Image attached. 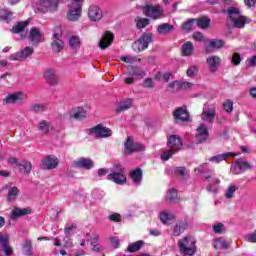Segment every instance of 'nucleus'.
<instances>
[{
    "mask_svg": "<svg viewBox=\"0 0 256 256\" xmlns=\"http://www.w3.org/2000/svg\"><path fill=\"white\" fill-rule=\"evenodd\" d=\"M175 150L170 148V150L164 151L163 154L161 155L162 161H169L173 155H175Z\"/></svg>",
    "mask_w": 256,
    "mask_h": 256,
    "instance_id": "nucleus-52",
    "label": "nucleus"
},
{
    "mask_svg": "<svg viewBox=\"0 0 256 256\" xmlns=\"http://www.w3.org/2000/svg\"><path fill=\"white\" fill-rule=\"evenodd\" d=\"M193 51H195V47L190 41L184 43L181 47V53L183 57H191V55H193Z\"/></svg>",
    "mask_w": 256,
    "mask_h": 256,
    "instance_id": "nucleus-28",
    "label": "nucleus"
},
{
    "mask_svg": "<svg viewBox=\"0 0 256 256\" xmlns=\"http://www.w3.org/2000/svg\"><path fill=\"white\" fill-rule=\"evenodd\" d=\"M82 8L83 6L81 3L70 4L66 19L72 22L79 21V19H81Z\"/></svg>",
    "mask_w": 256,
    "mask_h": 256,
    "instance_id": "nucleus-7",
    "label": "nucleus"
},
{
    "mask_svg": "<svg viewBox=\"0 0 256 256\" xmlns=\"http://www.w3.org/2000/svg\"><path fill=\"white\" fill-rule=\"evenodd\" d=\"M135 23H136L137 29H145V27H147V25H149L151 21L149 20V18L137 17L135 19Z\"/></svg>",
    "mask_w": 256,
    "mask_h": 256,
    "instance_id": "nucleus-41",
    "label": "nucleus"
},
{
    "mask_svg": "<svg viewBox=\"0 0 256 256\" xmlns=\"http://www.w3.org/2000/svg\"><path fill=\"white\" fill-rule=\"evenodd\" d=\"M73 167H76L77 169H85L86 171H89V169H93V160L90 158H80L72 163Z\"/></svg>",
    "mask_w": 256,
    "mask_h": 256,
    "instance_id": "nucleus-19",
    "label": "nucleus"
},
{
    "mask_svg": "<svg viewBox=\"0 0 256 256\" xmlns=\"http://www.w3.org/2000/svg\"><path fill=\"white\" fill-rule=\"evenodd\" d=\"M223 47H225V41L219 39H212L209 41L205 53H211L210 49H223Z\"/></svg>",
    "mask_w": 256,
    "mask_h": 256,
    "instance_id": "nucleus-25",
    "label": "nucleus"
},
{
    "mask_svg": "<svg viewBox=\"0 0 256 256\" xmlns=\"http://www.w3.org/2000/svg\"><path fill=\"white\" fill-rule=\"evenodd\" d=\"M223 227H224L223 223H218L216 225H213L212 229H213L214 233L219 234V233H223V231H224Z\"/></svg>",
    "mask_w": 256,
    "mask_h": 256,
    "instance_id": "nucleus-60",
    "label": "nucleus"
},
{
    "mask_svg": "<svg viewBox=\"0 0 256 256\" xmlns=\"http://www.w3.org/2000/svg\"><path fill=\"white\" fill-rule=\"evenodd\" d=\"M235 155L236 154L233 152H227L224 154L213 156V157L209 158V161H211V163H221V161H225V159H227V157H235Z\"/></svg>",
    "mask_w": 256,
    "mask_h": 256,
    "instance_id": "nucleus-32",
    "label": "nucleus"
},
{
    "mask_svg": "<svg viewBox=\"0 0 256 256\" xmlns=\"http://www.w3.org/2000/svg\"><path fill=\"white\" fill-rule=\"evenodd\" d=\"M34 53L35 49H33V47L26 46L22 51L11 54L9 59L10 61H27Z\"/></svg>",
    "mask_w": 256,
    "mask_h": 256,
    "instance_id": "nucleus-8",
    "label": "nucleus"
},
{
    "mask_svg": "<svg viewBox=\"0 0 256 256\" xmlns=\"http://www.w3.org/2000/svg\"><path fill=\"white\" fill-rule=\"evenodd\" d=\"M145 151V145L141 142H135L132 138H129V153H143Z\"/></svg>",
    "mask_w": 256,
    "mask_h": 256,
    "instance_id": "nucleus-23",
    "label": "nucleus"
},
{
    "mask_svg": "<svg viewBox=\"0 0 256 256\" xmlns=\"http://www.w3.org/2000/svg\"><path fill=\"white\" fill-rule=\"evenodd\" d=\"M130 75H132V77H143V75H145V72L139 67L132 66L130 68Z\"/></svg>",
    "mask_w": 256,
    "mask_h": 256,
    "instance_id": "nucleus-46",
    "label": "nucleus"
},
{
    "mask_svg": "<svg viewBox=\"0 0 256 256\" xmlns=\"http://www.w3.org/2000/svg\"><path fill=\"white\" fill-rule=\"evenodd\" d=\"M193 87V83L191 82H179V89L185 90V89H191Z\"/></svg>",
    "mask_w": 256,
    "mask_h": 256,
    "instance_id": "nucleus-62",
    "label": "nucleus"
},
{
    "mask_svg": "<svg viewBox=\"0 0 256 256\" xmlns=\"http://www.w3.org/2000/svg\"><path fill=\"white\" fill-rule=\"evenodd\" d=\"M175 30V26L169 24V23H163L158 26V33L159 35H167L168 33H171V31Z\"/></svg>",
    "mask_w": 256,
    "mask_h": 256,
    "instance_id": "nucleus-33",
    "label": "nucleus"
},
{
    "mask_svg": "<svg viewBox=\"0 0 256 256\" xmlns=\"http://www.w3.org/2000/svg\"><path fill=\"white\" fill-rule=\"evenodd\" d=\"M91 245L93 247V251H101V249L99 248V246L97 245V241H99V236L98 235H93L91 238Z\"/></svg>",
    "mask_w": 256,
    "mask_h": 256,
    "instance_id": "nucleus-57",
    "label": "nucleus"
},
{
    "mask_svg": "<svg viewBox=\"0 0 256 256\" xmlns=\"http://www.w3.org/2000/svg\"><path fill=\"white\" fill-rule=\"evenodd\" d=\"M90 133H92V135H95L97 139H107V137H111L113 135V131L103 126V124H98L95 127L91 128Z\"/></svg>",
    "mask_w": 256,
    "mask_h": 256,
    "instance_id": "nucleus-10",
    "label": "nucleus"
},
{
    "mask_svg": "<svg viewBox=\"0 0 256 256\" xmlns=\"http://www.w3.org/2000/svg\"><path fill=\"white\" fill-rule=\"evenodd\" d=\"M59 165V159L48 156L41 161V169L51 171V169L57 168Z\"/></svg>",
    "mask_w": 256,
    "mask_h": 256,
    "instance_id": "nucleus-18",
    "label": "nucleus"
},
{
    "mask_svg": "<svg viewBox=\"0 0 256 256\" xmlns=\"http://www.w3.org/2000/svg\"><path fill=\"white\" fill-rule=\"evenodd\" d=\"M44 79L49 85H57L59 83V77H57V73L53 69L44 72Z\"/></svg>",
    "mask_w": 256,
    "mask_h": 256,
    "instance_id": "nucleus-22",
    "label": "nucleus"
},
{
    "mask_svg": "<svg viewBox=\"0 0 256 256\" xmlns=\"http://www.w3.org/2000/svg\"><path fill=\"white\" fill-rule=\"evenodd\" d=\"M196 23L195 19L188 20L182 24L183 31H191L193 29V24Z\"/></svg>",
    "mask_w": 256,
    "mask_h": 256,
    "instance_id": "nucleus-54",
    "label": "nucleus"
},
{
    "mask_svg": "<svg viewBox=\"0 0 256 256\" xmlns=\"http://www.w3.org/2000/svg\"><path fill=\"white\" fill-rule=\"evenodd\" d=\"M0 245H2L5 255H11L13 253L11 246H9V237L6 235L0 234Z\"/></svg>",
    "mask_w": 256,
    "mask_h": 256,
    "instance_id": "nucleus-29",
    "label": "nucleus"
},
{
    "mask_svg": "<svg viewBox=\"0 0 256 256\" xmlns=\"http://www.w3.org/2000/svg\"><path fill=\"white\" fill-rule=\"evenodd\" d=\"M223 109H224V111H226V113H232L233 112V101L226 100L223 103Z\"/></svg>",
    "mask_w": 256,
    "mask_h": 256,
    "instance_id": "nucleus-56",
    "label": "nucleus"
},
{
    "mask_svg": "<svg viewBox=\"0 0 256 256\" xmlns=\"http://www.w3.org/2000/svg\"><path fill=\"white\" fill-rule=\"evenodd\" d=\"M179 251L182 255L194 256L195 255V242L191 240V237L186 236L182 240L178 241Z\"/></svg>",
    "mask_w": 256,
    "mask_h": 256,
    "instance_id": "nucleus-2",
    "label": "nucleus"
},
{
    "mask_svg": "<svg viewBox=\"0 0 256 256\" xmlns=\"http://www.w3.org/2000/svg\"><path fill=\"white\" fill-rule=\"evenodd\" d=\"M108 219L110 221H114V223H119L121 222V214L119 213H112L108 216Z\"/></svg>",
    "mask_w": 256,
    "mask_h": 256,
    "instance_id": "nucleus-59",
    "label": "nucleus"
},
{
    "mask_svg": "<svg viewBox=\"0 0 256 256\" xmlns=\"http://www.w3.org/2000/svg\"><path fill=\"white\" fill-rule=\"evenodd\" d=\"M144 15L146 17H149L150 19H153L154 21H157V19H161L163 17V8L160 5H151L148 4L143 8Z\"/></svg>",
    "mask_w": 256,
    "mask_h": 256,
    "instance_id": "nucleus-5",
    "label": "nucleus"
},
{
    "mask_svg": "<svg viewBox=\"0 0 256 256\" xmlns=\"http://www.w3.org/2000/svg\"><path fill=\"white\" fill-rule=\"evenodd\" d=\"M19 195V188L18 187H11L7 193V201H15L17 196Z\"/></svg>",
    "mask_w": 256,
    "mask_h": 256,
    "instance_id": "nucleus-40",
    "label": "nucleus"
},
{
    "mask_svg": "<svg viewBox=\"0 0 256 256\" xmlns=\"http://www.w3.org/2000/svg\"><path fill=\"white\" fill-rule=\"evenodd\" d=\"M167 145L173 151H179L183 147V140L178 135H171L168 138Z\"/></svg>",
    "mask_w": 256,
    "mask_h": 256,
    "instance_id": "nucleus-20",
    "label": "nucleus"
},
{
    "mask_svg": "<svg viewBox=\"0 0 256 256\" xmlns=\"http://www.w3.org/2000/svg\"><path fill=\"white\" fill-rule=\"evenodd\" d=\"M205 179L209 182L206 187L208 193H213L214 195L219 193V185L221 184V180L211 175L206 176Z\"/></svg>",
    "mask_w": 256,
    "mask_h": 256,
    "instance_id": "nucleus-14",
    "label": "nucleus"
},
{
    "mask_svg": "<svg viewBox=\"0 0 256 256\" xmlns=\"http://www.w3.org/2000/svg\"><path fill=\"white\" fill-rule=\"evenodd\" d=\"M24 253L27 256L33 255V246H31V240H25L24 244Z\"/></svg>",
    "mask_w": 256,
    "mask_h": 256,
    "instance_id": "nucleus-48",
    "label": "nucleus"
},
{
    "mask_svg": "<svg viewBox=\"0 0 256 256\" xmlns=\"http://www.w3.org/2000/svg\"><path fill=\"white\" fill-rule=\"evenodd\" d=\"M227 13L230 15V19H232L234 27H237L238 29H243V27H245L247 18L239 14V9L230 7L227 9Z\"/></svg>",
    "mask_w": 256,
    "mask_h": 256,
    "instance_id": "nucleus-4",
    "label": "nucleus"
},
{
    "mask_svg": "<svg viewBox=\"0 0 256 256\" xmlns=\"http://www.w3.org/2000/svg\"><path fill=\"white\" fill-rule=\"evenodd\" d=\"M27 215H31V208L14 207L13 210L10 212V219H12V221H17V219L25 217Z\"/></svg>",
    "mask_w": 256,
    "mask_h": 256,
    "instance_id": "nucleus-16",
    "label": "nucleus"
},
{
    "mask_svg": "<svg viewBox=\"0 0 256 256\" xmlns=\"http://www.w3.org/2000/svg\"><path fill=\"white\" fill-rule=\"evenodd\" d=\"M198 74H199V67L195 65L190 66L186 72L187 77H197Z\"/></svg>",
    "mask_w": 256,
    "mask_h": 256,
    "instance_id": "nucleus-49",
    "label": "nucleus"
},
{
    "mask_svg": "<svg viewBox=\"0 0 256 256\" xmlns=\"http://www.w3.org/2000/svg\"><path fill=\"white\" fill-rule=\"evenodd\" d=\"M48 109L49 105L45 103L32 104L30 107V110L33 111V113H43V111H47Z\"/></svg>",
    "mask_w": 256,
    "mask_h": 256,
    "instance_id": "nucleus-36",
    "label": "nucleus"
},
{
    "mask_svg": "<svg viewBox=\"0 0 256 256\" xmlns=\"http://www.w3.org/2000/svg\"><path fill=\"white\" fill-rule=\"evenodd\" d=\"M174 121L176 123H191V116L189 111H187V106L178 107L173 111Z\"/></svg>",
    "mask_w": 256,
    "mask_h": 256,
    "instance_id": "nucleus-6",
    "label": "nucleus"
},
{
    "mask_svg": "<svg viewBox=\"0 0 256 256\" xmlns=\"http://www.w3.org/2000/svg\"><path fill=\"white\" fill-rule=\"evenodd\" d=\"M235 167H237V169H240V171H247V169H251V165L249 164V162H247L243 158L236 160Z\"/></svg>",
    "mask_w": 256,
    "mask_h": 256,
    "instance_id": "nucleus-38",
    "label": "nucleus"
},
{
    "mask_svg": "<svg viewBox=\"0 0 256 256\" xmlns=\"http://www.w3.org/2000/svg\"><path fill=\"white\" fill-rule=\"evenodd\" d=\"M171 219H173V214H169L167 212H162L160 214V221H162V223H169Z\"/></svg>",
    "mask_w": 256,
    "mask_h": 256,
    "instance_id": "nucleus-55",
    "label": "nucleus"
},
{
    "mask_svg": "<svg viewBox=\"0 0 256 256\" xmlns=\"http://www.w3.org/2000/svg\"><path fill=\"white\" fill-rule=\"evenodd\" d=\"M114 40L115 35L113 34V32L105 31L101 37L100 42L98 43V46L100 47V49L105 50L113 45Z\"/></svg>",
    "mask_w": 256,
    "mask_h": 256,
    "instance_id": "nucleus-13",
    "label": "nucleus"
},
{
    "mask_svg": "<svg viewBox=\"0 0 256 256\" xmlns=\"http://www.w3.org/2000/svg\"><path fill=\"white\" fill-rule=\"evenodd\" d=\"M28 26L29 20L18 22L12 27L11 31L12 33H22V31H25V28H27Z\"/></svg>",
    "mask_w": 256,
    "mask_h": 256,
    "instance_id": "nucleus-35",
    "label": "nucleus"
},
{
    "mask_svg": "<svg viewBox=\"0 0 256 256\" xmlns=\"http://www.w3.org/2000/svg\"><path fill=\"white\" fill-rule=\"evenodd\" d=\"M216 115L217 112L215 111V108L206 109L202 111L201 119L203 121H208V123H213V119H215Z\"/></svg>",
    "mask_w": 256,
    "mask_h": 256,
    "instance_id": "nucleus-27",
    "label": "nucleus"
},
{
    "mask_svg": "<svg viewBox=\"0 0 256 256\" xmlns=\"http://www.w3.org/2000/svg\"><path fill=\"white\" fill-rule=\"evenodd\" d=\"M38 131L41 135H49V131H51V123L47 120H41L38 123Z\"/></svg>",
    "mask_w": 256,
    "mask_h": 256,
    "instance_id": "nucleus-30",
    "label": "nucleus"
},
{
    "mask_svg": "<svg viewBox=\"0 0 256 256\" xmlns=\"http://www.w3.org/2000/svg\"><path fill=\"white\" fill-rule=\"evenodd\" d=\"M193 39H194L195 41L201 42V41H203V39H205V37L203 36V33H201V32H195V33L193 34Z\"/></svg>",
    "mask_w": 256,
    "mask_h": 256,
    "instance_id": "nucleus-64",
    "label": "nucleus"
},
{
    "mask_svg": "<svg viewBox=\"0 0 256 256\" xmlns=\"http://www.w3.org/2000/svg\"><path fill=\"white\" fill-rule=\"evenodd\" d=\"M11 17H13L12 12H9L5 9H0V19H2L3 21H7V23H9V21H11Z\"/></svg>",
    "mask_w": 256,
    "mask_h": 256,
    "instance_id": "nucleus-47",
    "label": "nucleus"
},
{
    "mask_svg": "<svg viewBox=\"0 0 256 256\" xmlns=\"http://www.w3.org/2000/svg\"><path fill=\"white\" fill-rule=\"evenodd\" d=\"M130 179H132L134 185H139L143 181V171L141 168H136L130 172Z\"/></svg>",
    "mask_w": 256,
    "mask_h": 256,
    "instance_id": "nucleus-26",
    "label": "nucleus"
},
{
    "mask_svg": "<svg viewBox=\"0 0 256 256\" xmlns=\"http://www.w3.org/2000/svg\"><path fill=\"white\" fill-rule=\"evenodd\" d=\"M206 62L210 67V72L215 73V71L219 69V65H221V58H219V56H210L207 58Z\"/></svg>",
    "mask_w": 256,
    "mask_h": 256,
    "instance_id": "nucleus-24",
    "label": "nucleus"
},
{
    "mask_svg": "<svg viewBox=\"0 0 256 256\" xmlns=\"http://www.w3.org/2000/svg\"><path fill=\"white\" fill-rule=\"evenodd\" d=\"M52 51L54 53H61L63 51L64 43L61 39H59V34H53V41L51 43Z\"/></svg>",
    "mask_w": 256,
    "mask_h": 256,
    "instance_id": "nucleus-21",
    "label": "nucleus"
},
{
    "mask_svg": "<svg viewBox=\"0 0 256 256\" xmlns=\"http://www.w3.org/2000/svg\"><path fill=\"white\" fill-rule=\"evenodd\" d=\"M241 64V55L239 53L232 54V65H240Z\"/></svg>",
    "mask_w": 256,
    "mask_h": 256,
    "instance_id": "nucleus-58",
    "label": "nucleus"
},
{
    "mask_svg": "<svg viewBox=\"0 0 256 256\" xmlns=\"http://www.w3.org/2000/svg\"><path fill=\"white\" fill-rule=\"evenodd\" d=\"M69 45L72 49H79L81 47V39L78 36H71L69 39Z\"/></svg>",
    "mask_w": 256,
    "mask_h": 256,
    "instance_id": "nucleus-44",
    "label": "nucleus"
},
{
    "mask_svg": "<svg viewBox=\"0 0 256 256\" xmlns=\"http://www.w3.org/2000/svg\"><path fill=\"white\" fill-rule=\"evenodd\" d=\"M88 18L93 23H97V21H101L103 19V11L101 7L98 5H91L88 8Z\"/></svg>",
    "mask_w": 256,
    "mask_h": 256,
    "instance_id": "nucleus-12",
    "label": "nucleus"
},
{
    "mask_svg": "<svg viewBox=\"0 0 256 256\" xmlns=\"http://www.w3.org/2000/svg\"><path fill=\"white\" fill-rule=\"evenodd\" d=\"M113 173L108 175V180L113 181L117 185H123L127 183V177L123 173V167L121 165H115L112 168Z\"/></svg>",
    "mask_w": 256,
    "mask_h": 256,
    "instance_id": "nucleus-3",
    "label": "nucleus"
},
{
    "mask_svg": "<svg viewBox=\"0 0 256 256\" xmlns=\"http://www.w3.org/2000/svg\"><path fill=\"white\" fill-rule=\"evenodd\" d=\"M197 26L200 29H209L211 27V19L207 17H201L198 19H195Z\"/></svg>",
    "mask_w": 256,
    "mask_h": 256,
    "instance_id": "nucleus-34",
    "label": "nucleus"
},
{
    "mask_svg": "<svg viewBox=\"0 0 256 256\" xmlns=\"http://www.w3.org/2000/svg\"><path fill=\"white\" fill-rule=\"evenodd\" d=\"M110 243H111L112 247H114V249H119V245H120L119 238L110 237Z\"/></svg>",
    "mask_w": 256,
    "mask_h": 256,
    "instance_id": "nucleus-63",
    "label": "nucleus"
},
{
    "mask_svg": "<svg viewBox=\"0 0 256 256\" xmlns=\"http://www.w3.org/2000/svg\"><path fill=\"white\" fill-rule=\"evenodd\" d=\"M60 0H41L40 6L37 8V11L40 13H47L50 11L51 13L57 11L59 7Z\"/></svg>",
    "mask_w": 256,
    "mask_h": 256,
    "instance_id": "nucleus-9",
    "label": "nucleus"
},
{
    "mask_svg": "<svg viewBox=\"0 0 256 256\" xmlns=\"http://www.w3.org/2000/svg\"><path fill=\"white\" fill-rule=\"evenodd\" d=\"M235 191H237V186L235 185L229 186L225 194L226 199H233V195H235Z\"/></svg>",
    "mask_w": 256,
    "mask_h": 256,
    "instance_id": "nucleus-53",
    "label": "nucleus"
},
{
    "mask_svg": "<svg viewBox=\"0 0 256 256\" xmlns=\"http://www.w3.org/2000/svg\"><path fill=\"white\" fill-rule=\"evenodd\" d=\"M145 245V242L143 240L136 241L129 245V252L130 253H136V251H139L141 247Z\"/></svg>",
    "mask_w": 256,
    "mask_h": 256,
    "instance_id": "nucleus-43",
    "label": "nucleus"
},
{
    "mask_svg": "<svg viewBox=\"0 0 256 256\" xmlns=\"http://www.w3.org/2000/svg\"><path fill=\"white\" fill-rule=\"evenodd\" d=\"M153 43V34L151 32H144L141 37L132 44V49L135 53H141Z\"/></svg>",
    "mask_w": 256,
    "mask_h": 256,
    "instance_id": "nucleus-1",
    "label": "nucleus"
},
{
    "mask_svg": "<svg viewBox=\"0 0 256 256\" xmlns=\"http://www.w3.org/2000/svg\"><path fill=\"white\" fill-rule=\"evenodd\" d=\"M214 249L221 250V249H229V244L223 238H218L214 240Z\"/></svg>",
    "mask_w": 256,
    "mask_h": 256,
    "instance_id": "nucleus-39",
    "label": "nucleus"
},
{
    "mask_svg": "<svg viewBox=\"0 0 256 256\" xmlns=\"http://www.w3.org/2000/svg\"><path fill=\"white\" fill-rule=\"evenodd\" d=\"M209 139V129L207 125L201 124L196 130V141L197 143H205Z\"/></svg>",
    "mask_w": 256,
    "mask_h": 256,
    "instance_id": "nucleus-17",
    "label": "nucleus"
},
{
    "mask_svg": "<svg viewBox=\"0 0 256 256\" xmlns=\"http://www.w3.org/2000/svg\"><path fill=\"white\" fill-rule=\"evenodd\" d=\"M174 175H178L179 177H183V179H185V177H187V175H189V171L187 170V168L180 166V167H176L174 169Z\"/></svg>",
    "mask_w": 256,
    "mask_h": 256,
    "instance_id": "nucleus-45",
    "label": "nucleus"
},
{
    "mask_svg": "<svg viewBox=\"0 0 256 256\" xmlns=\"http://www.w3.org/2000/svg\"><path fill=\"white\" fill-rule=\"evenodd\" d=\"M166 199L167 201H170V203L173 201H177V191L174 188L169 189Z\"/></svg>",
    "mask_w": 256,
    "mask_h": 256,
    "instance_id": "nucleus-50",
    "label": "nucleus"
},
{
    "mask_svg": "<svg viewBox=\"0 0 256 256\" xmlns=\"http://www.w3.org/2000/svg\"><path fill=\"white\" fill-rule=\"evenodd\" d=\"M182 231H185V224H176L173 228L174 237H179Z\"/></svg>",
    "mask_w": 256,
    "mask_h": 256,
    "instance_id": "nucleus-51",
    "label": "nucleus"
},
{
    "mask_svg": "<svg viewBox=\"0 0 256 256\" xmlns=\"http://www.w3.org/2000/svg\"><path fill=\"white\" fill-rule=\"evenodd\" d=\"M28 41L33 45H38L39 43H43V41H45V38L43 37V33L41 32V29L37 27H32L28 33Z\"/></svg>",
    "mask_w": 256,
    "mask_h": 256,
    "instance_id": "nucleus-11",
    "label": "nucleus"
},
{
    "mask_svg": "<svg viewBox=\"0 0 256 256\" xmlns=\"http://www.w3.org/2000/svg\"><path fill=\"white\" fill-rule=\"evenodd\" d=\"M72 117L77 121H81V119H85V117H87V111L81 107L76 108L72 113Z\"/></svg>",
    "mask_w": 256,
    "mask_h": 256,
    "instance_id": "nucleus-37",
    "label": "nucleus"
},
{
    "mask_svg": "<svg viewBox=\"0 0 256 256\" xmlns=\"http://www.w3.org/2000/svg\"><path fill=\"white\" fill-rule=\"evenodd\" d=\"M18 167L20 168V173H23V175H29V173H31V169H33V165L27 160H24L18 164Z\"/></svg>",
    "mask_w": 256,
    "mask_h": 256,
    "instance_id": "nucleus-31",
    "label": "nucleus"
},
{
    "mask_svg": "<svg viewBox=\"0 0 256 256\" xmlns=\"http://www.w3.org/2000/svg\"><path fill=\"white\" fill-rule=\"evenodd\" d=\"M246 241L249 243H256V231L245 236Z\"/></svg>",
    "mask_w": 256,
    "mask_h": 256,
    "instance_id": "nucleus-61",
    "label": "nucleus"
},
{
    "mask_svg": "<svg viewBox=\"0 0 256 256\" xmlns=\"http://www.w3.org/2000/svg\"><path fill=\"white\" fill-rule=\"evenodd\" d=\"M127 109H129V100H124L117 104L115 111L116 113H123V111H127Z\"/></svg>",
    "mask_w": 256,
    "mask_h": 256,
    "instance_id": "nucleus-42",
    "label": "nucleus"
},
{
    "mask_svg": "<svg viewBox=\"0 0 256 256\" xmlns=\"http://www.w3.org/2000/svg\"><path fill=\"white\" fill-rule=\"evenodd\" d=\"M25 99V94L23 92H15L12 94H8L5 97V103L6 105H17L21 103Z\"/></svg>",
    "mask_w": 256,
    "mask_h": 256,
    "instance_id": "nucleus-15",
    "label": "nucleus"
}]
</instances>
